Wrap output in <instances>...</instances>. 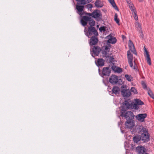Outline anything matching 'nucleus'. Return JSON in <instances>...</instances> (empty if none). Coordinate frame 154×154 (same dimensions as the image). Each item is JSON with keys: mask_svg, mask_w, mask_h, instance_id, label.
<instances>
[{"mask_svg": "<svg viewBox=\"0 0 154 154\" xmlns=\"http://www.w3.org/2000/svg\"><path fill=\"white\" fill-rule=\"evenodd\" d=\"M77 2L75 5L76 12L81 16L84 14V5L87 4L86 0H75Z\"/></svg>", "mask_w": 154, "mask_h": 154, "instance_id": "f257e3e1", "label": "nucleus"}, {"mask_svg": "<svg viewBox=\"0 0 154 154\" xmlns=\"http://www.w3.org/2000/svg\"><path fill=\"white\" fill-rule=\"evenodd\" d=\"M140 132L141 134L140 135L141 140L144 142H146L150 140V135L148 133V129L145 128H140Z\"/></svg>", "mask_w": 154, "mask_h": 154, "instance_id": "f03ea898", "label": "nucleus"}, {"mask_svg": "<svg viewBox=\"0 0 154 154\" xmlns=\"http://www.w3.org/2000/svg\"><path fill=\"white\" fill-rule=\"evenodd\" d=\"M90 26H93L95 25V21L92 18L86 16H83L81 20V23L82 25L85 26L88 23Z\"/></svg>", "mask_w": 154, "mask_h": 154, "instance_id": "7ed1b4c3", "label": "nucleus"}, {"mask_svg": "<svg viewBox=\"0 0 154 154\" xmlns=\"http://www.w3.org/2000/svg\"><path fill=\"white\" fill-rule=\"evenodd\" d=\"M126 110H125L124 108L121 109L120 111V116L124 117L127 120H132L134 117V115L133 113L131 111L126 112Z\"/></svg>", "mask_w": 154, "mask_h": 154, "instance_id": "20e7f679", "label": "nucleus"}, {"mask_svg": "<svg viewBox=\"0 0 154 154\" xmlns=\"http://www.w3.org/2000/svg\"><path fill=\"white\" fill-rule=\"evenodd\" d=\"M84 32L85 35L88 37L92 35L97 36L98 35L97 31L95 28L93 26H90L88 29L85 27Z\"/></svg>", "mask_w": 154, "mask_h": 154, "instance_id": "39448f33", "label": "nucleus"}, {"mask_svg": "<svg viewBox=\"0 0 154 154\" xmlns=\"http://www.w3.org/2000/svg\"><path fill=\"white\" fill-rule=\"evenodd\" d=\"M101 49L100 47L98 46H94L92 48V50L91 49V53L92 56L94 57L93 54H94L95 56H98L99 53L101 51Z\"/></svg>", "mask_w": 154, "mask_h": 154, "instance_id": "423d86ee", "label": "nucleus"}, {"mask_svg": "<svg viewBox=\"0 0 154 154\" xmlns=\"http://www.w3.org/2000/svg\"><path fill=\"white\" fill-rule=\"evenodd\" d=\"M93 17L96 19L98 21L101 20L102 19V15L100 11L97 10L94 11L93 12Z\"/></svg>", "mask_w": 154, "mask_h": 154, "instance_id": "0eeeda50", "label": "nucleus"}, {"mask_svg": "<svg viewBox=\"0 0 154 154\" xmlns=\"http://www.w3.org/2000/svg\"><path fill=\"white\" fill-rule=\"evenodd\" d=\"M135 103H133L132 108L136 110L138 109L139 108V105L144 104L143 102L139 99H136L134 100Z\"/></svg>", "mask_w": 154, "mask_h": 154, "instance_id": "6e6552de", "label": "nucleus"}, {"mask_svg": "<svg viewBox=\"0 0 154 154\" xmlns=\"http://www.w3.org/2000/svg\"><path fill=\"white\" fill-rule=\"evenodd\" d=\"M133 104V103L132 102L130 103L128 101H125L124 102L123 106L122 107L121 109H122L123 108H124V109L125 110H127L129 108L133 109V108H132Z\"/></svg>", "mask_w": 154, "mask_h": 154, "instance_id": "1a4fd4ad", "label": "nucleus"}, {"mask_svg": "<svg viewBox=\"0 0 154 154\" xmlns=\"http://www.w3.org/2000/svg\"><path fill=\"white\" fill-rule=\"evenodd\" d=\"M110 45L108 44L105 46L104 50L102 51V54L103 56L106 57H109V51Z\"/></svg>", "mask_w": 154, "mask_h": 154, "instance_id": "9d476101", "label": "nucleus"}, {"mask_svg": "<svg viewBox=\"0 0 154 154\" xmlns=\"http://www.w3.org/2000/svg\"><path fill=\"white\" fill-rule=\"evenodd\" d=\"M127 58L128 59V63L131 67H132L133 64V55L131 54L130 50L127 51Z\"/></svg>", "mask_w": 154, "mask_h": 154, "instance_id": "9b49d317", "label": "nucleus"}, {"mask_svg": "<svg viewBox=\"0 0 154 154\" xmlns=\"http://www.w3.org/2000/svg\"><path fill=\"white\" fill-rule=\"evenodd\" d=\"M119 79L117 76L115 75H112L109 79V82L112 84L115 85L117 84L118 82Z\"/></svg>", "mask_w": 154, "mask_h": 154, "instance_id": "f8f14e48", "label": "nucleus"}, {"mask_svg": "<svg viewBox=\"0 0 154 154\" xmlns=\"http://www.w3.org/2000/svg\"><path fill=\"white\" fill-rule=\"evenodd\" d=\"M147 116V115L146 113L139 114L136 116V118L139 121L143 122L144 121V119Z\"/></svg>", "mask_w": 154, "mask_h": 154, "instance_id": "ddd939ff", "label": "nucleus"}, {"mask_svg": "<svg viewBox=\"0 0 154 154\" xmlns=\"http://www.w3.org/2000/svg\"><path fill=\"white\" fill-rule=\"evenodd\" d=\"M125 125L127 128L131 129L134 126V124L132 120H127Z\"/></svg>", "mask_w": 154, "mask_h": 154, "instance_id": "4468645a", "label": "nucleus"}, {"mask_svg": "<svg viewBox=\"0 0 154 154\" xmlns=\"http://www.w3.org/2000/svg\"><path fill=\"white\" fill-rule=\"evenodd\" d=\"M144 54L145 57L146 58V59L147 60V62L149 65L151 64V59L149 57V52L147 51L146 49L144 47Z\"/></svg>", "mask_w": 154, "mask_h": 154, "instance_id": "2eb2a0df", "label": "nucleus"}, {"mask_svg": "<svg viewBox=\"0 0 154 154\" xmlns=\"http://www.w3.org/2000/svg\"><path fill=\"white\" fill-rule=\"evenodd\" d=\"M121 94L124 97H129L131 95V92L129 89H123L121 91Z\"/></svg>", "mask_w": 154, "mask_h": 154, "instance_id": "dca6fc26", "label": "nucleus"}, {"mask_svg": "<svg viewBox=\"0 0 154 154\" xmlns=\"http://www.w3.org/2000/svg\"><path fill=\"white\" fill-rule=\"evenodd\" d=\"M96 36L94 35L91 38L89 42V44L90 46L95 45L97 43L98 41V39Z\"/></svg>", "mask_w": 154, "mask_h": 154, "instance_id": "f3484780", "label": "nucleus"}, {"mask_svg": "<svg viewBox=\"0 0 154 154\" xmlns=\"http://www.w3.org/2000/svg\"><path fill=\"white\" fill-rule=\"evenodd\" d=\"M128 46L130 49L129 50H130V51H131L133 54L136 55L137 53L136 50L135 49L133 44L131 40H129V41Z\"/></svg>", "mask_w": 154, "mask_h": 154, "instance_id": "a211bd4d", "label": "nucleus"}, {"mask_svg": "<svg viewBox=\"0 0 154 154\" xmlns=\"http://www.w3.org/2000/svg\"><path fill=\"white\" fill-rule=\"evenodd\" d=\"M106 38L107 39H108L107 42L108 43L114 44L116 42V38L110 35L107 36Z\"/></svg>", "mask_w": 154, "mask_h": 154, "instance_id": "6ab92c4d", "label": "nucleus"}, {"mask_svg": "<svg viewBox=\"0 0 154 154\" xmlns=\"http://www.w3.org/2000/svg\"><path fill=\"white\" fill-rule=\"evenodd\" d=\"M136 149L138 152V154H147L146 152L145 148L143 146H138L137 147Z\"/></svg>", "mask_w": 154, "mask_h": 154, "instance_id": "aec40b11", "label": "nucleus"}, {"mask_svg": "<svg viewBox=\"0 0 154 154\" xmlns=\"http://www.w3.org/2000/svg\"><path fill=\"white\" fill-rule=\"evenodd\" d=\"M110 73V70L109 67H104L103 68L102 74L103 75L108 76Z\"/></svg>", "mask_w": 154, "mask_h": 154, "instance_id": "412c9836", "label": "nucleus"}, {"mask_svg": "<svg viewBox=\"0 0 154 154\" xmlns=\"http://www.w3.org/2000/svg\"><path fill=\"white\" fill-rule=\"evenodd\" d=\"M104 60L102 58L98 59L95 62L96 64L98 66H102L104 65Z\"/></svg>", "mask_w": 154, "mask_h": 154, "instance_id": "4be33fe9", "label": "nucleus"}, {"mask_svg": "<svg viewBox=\"0 0 154 154\" xmlns=\"http://www.w3.org/2000/svg\"><path fill=\"white\" fill-rule=\"evenodd\" d=\"M112 70L115 72L120 73L122 71V69L119 67H118L115 65H113L112 67Z\"/></svg>", "mask_w": 154, "mask_h": 154, "instance_id": "5701e85b", "label": "nucleus"}, {"mask_svg": "<svg viewBox=\"0 0 154 154\" xmlns=\"http://www.w3.org/2000/svg\"><path fill=\"white\" fill-rule=\"evenodd\" d=\"M120 92V88L118 87L114 86L112 89V94H114L115 95L119 94Z\"/></svg>", "mask_w": 154, "mask_h": 154, "instance_id": "b1692460", "label": "nucleus"}, {"mask_svg": "<svg viewBox=\"0 0 154 154\" xmlns=\"http://www.w3.org/2000/svg\"><path fill=\"white\" fill-rule=\"evenodd\" d=\"M95 6L98 8H101L103 6V2L100 0H97L94 3Z\"/></svg>", "mask_w": 154, "mask_h": 154, "instance_id": "393cba45", "label": "nucleus"}, {"mask_svg": "<svg viewBox=\"0 0 154 154\" xmlns=\"http://www.w3.org/2000/svg\"><path fill=\"white\" fill-rule=\"evenodd\" d=\"M140 140H141L140 136H136L133 137V140L135 143H137Z\"/></svg>", "mask_w": 154, "mask_h": 154, "instance_id": "a878e982", "label": "nucleus"}, {"mask_svg": "<svg viewBox=\"0 0 154 154\" xmlns=\"http://www.w3.org/2000/svg\"><path fill=\"white\" fill-rule=\"evenodd\" d=\"M109 2L111 4L112 7L114 8L116 10H118V8L116 6L114 0H108Z\"/></svg>", "mask_w": 154, "mask_h": 154, "instance_id": "bb28decb", "label": "nucleus"}, {"mask_svg": "<svg viewBox=\"0 0 154 154\" xmlns=\"http://www.w3.org/2000/svg\"><path fill=\"white\" fill-rule=\"evenodd\" d=\"M147 91L148 94L151 98L153 99H154V94L152 91L150 90V89H149Z\"/></svg>", "mask_w": 154, "mask_h": 154, "instance_id": "cd10ccee", "label": "nucleus"}, {"mask_svg": "<svg viewBox=\"0 0 154 154\" xmlns=\"http://www.w3.org/2000/svg\"><path fill=\"white\" fill-rule=\"evenodd\" d=\"M125 77L127 80L129 82H131L132 80V77L131 75H129L126 74L125 75Z\"/></svg>", "mask_w": 154, "mask_h": 154, "instance_id": "c85d7f7f", "label": "nucleus"}, {"mask_svg": "<svg viewBox=\"0 0 154 154\" xmlns=\"http://www.w3.org/2000/svg\"><path fill=\"white\" fill-rule=\"evenodd\" d=\"M135 26L137 28L138 30L142 29L141 25L138 22H136L135 23Z\"/></svg>", "mask_w": 154, "mask_h": 154, "instance_id": "c756f323", "label": "nucleus"}, {"mask_svg": "<svg viewBox=\"0 0 154 154\" xmlns=\"http://www.w3.org/2000/svg\"><path fill=\"white\" fill-rule=\"evenodd\" d=\"M142 86H143V88L144 89L147 91V90H148L149 89V88H148L147 87V86H146V84L143 81H142Z\"/></svg>", "mask_w": 154, "mask_h": 154, "instance_id": "7c9ffc66", "label": "nucleus"}, {"mask_svg": "<svg viewBox=\"0 0 154 154\" xmlns=\"http://www.w3.org/2000/svg\"><path fill=\"white\" fill-rule=\"evenodd\" d=\"M118 15L117 14H115L114 16V20L116 22V23L119 25V19L118 18Z\"/></svg>", "mask_w": 154, "mask_h": 154, "instance_id": "2f4dec72", "label": "nucleus"}, {"mask_svg": "<svg viewBox=\"0 0 154 154\" xmlns=\"http://www.w3.org/2000/svg\"><path fill=\"white\" fill-rule=\"evenodd\" d=\"M133 15L134 17L135 20H138V17L137 14V11H135L134 13H133Z\"/></svg>", "mask_w": 154, "mask_h": 154, "instance_id": "473e14b6", "label": "nucleus"}, {"mask_svg": "<svg viewBox=\"0 0 154 154\" xmlns=\"http://www.w3.org/2000/svg\"><path fill=\"white\" fill-rule=\"evenodd\" d=\"M131 91L132 92L134 93V94H137V90L134 87H131Z\"/></svg>", "mask_w": 154, "mask_h": 154, "instance_id": "72a5a7b5", "label": "nucleus"}, {"mask_svg": "<svg viewBox=\"0 0 154 154\" xmlns=\"http://www.w3.org/2000/svg\"><path fill=\"white\" fill-rule=\"evenodd\" d=\"M138 31L139 32V33L140 34V37H141L142 38H143L144 35L143 33L142 30H139Z\"/></svg>", "mask_w": 154, "mask_h": 154, "instance_id": "f704fd0d", "label": "nucleus"}, {"mask_svg": "<svg viewBox=\"0 0 154 154\" xmlns=\"http://www.w3.org/2000/svg\"><path fill=\"white\" fill-rule=\"evenodd\" d=\"M130 8L131 11L133 12V13H134V12L135 11H136L135 10V7L134 6H133L132 5H131V6H130Z\"/></svg>", "mask_w": 154, "mask_h": 154, "instance_id": "c9c22d12", "label": "nucleus"}, {"mask_svg": "<svg viewBox=\"0 0 154 154\" xmlns=\"http://www.w3.org/2000/svg\"><path fill=\"white\" fill-rule=\"evenodd\" d=\"M84 14H86L89 16H91L93 17V12L92 13H87L85 12H84Z\"/></svg>", "mask_w": 154, "mask_h": 154, "instance_id": "e433bc0d", "label": "nucleus"}, {"mask_svg": "<svg viewBox=\"0 0 154 154\" xmlns=\"http://www.w3.org/2000/svg\"><path fill=\"white\" fill-rule=\"evenodd\" d=\"M105 28L104 26L101 27L99 28V30L100 31H105Z\"/></svg>", "mask_w": 154, "mask_h": 154, "instance_id": "4c0bfd02", "label": "nucleus"}, {"mask_svg": "<svg viewBox=\"0 0 154 154\" xmlns=\"http://www.w3.org/2000/svg\"><path fill=\"white\" fill-rule=\"evenodd\" d=\"M86 6L88 9H91L92 8V5L91 4H88Z\"/></svg>", "mask_w": 154, "mask_h": 154, "instance_id": "58836bf2", "label": "nucleus"}, {"mask_svg": "<svg viewBox=\"0 0 154 154\" xmlns=\"http://www.w3.org/2000/svg\"><path fill=\"white\" fill-rule=\"evenodd\" d=\"M93 0H86L87 3H89L91 2Z\"/></svg>", "mask_w": 154, "mask_h": 154, "instance_id": "ea45409f", "label": "nucleus"}, {"mask_svg": "<svg viewBox=\"0 0 154 154\" xmlns=\"http://www.w3.org/2000/svg\"><path fill=\"white\" fill-rule=\"evenodd\" d=\"M125 86L124 85H122L121 86V88H125Z\"/></svg>", "mask_w": 154, "mask_h": 154, "instance_id": "a19ab883", "label": "nucleus"}, {"mask_svg": "<svg viewBox=\"0 0 154 154\" xmlns=\"http://www.w3.org/2000/svg\"><path fill=\"white\" fill-rule=\"evenodd\" d=\"M139 1L140 2H141L142 1V0H139Z\"/></svg>", "mask_w": 154, "mask_h": 154, "instance_id": "79ce46f5", "label": "nucleus"}, {"mask_svg": "<svg viewBox=\"0 0 154 154\" xmlns=\"http://www.w3.org/2000/svg\"><path fill=\"white\" fill-rule=\"evenodd\" d=\"M133 69H135V66H134V67Z\"/></svg>", "mask_w": 154, "mask_h": 154, "instance_id": "37998d69", "label": "nucleus"}, {"mask_svg": "<svg viewBox=\"0 0 154 154\" xmlns=\"http://www.w3.org/2000/svg\"><path fill=\"white\" fill-rule=\"evenodd\" d=\"M127 2H128V3L129 1H128V2L127 1Z\"/></svg>", "mask_w": 154, "mask_h": 154, "instance_id": "c03bdc74", "label": "nucleus"}, {"mask_svg": "<svg viewBox=\"0 0 154 154\" xmlns=\"http://www.w3.org/2000/svg\"><path fill=\"white\" fill-rule=\"evenodd\" d=\"M127 2H128V3L129 1H128V2L127 1Z\"/></svg>", "mask_w": 154, "mask_h": 154, "instance_id": "a18cd8bd", "label": "nucleus"}]
</instances>
